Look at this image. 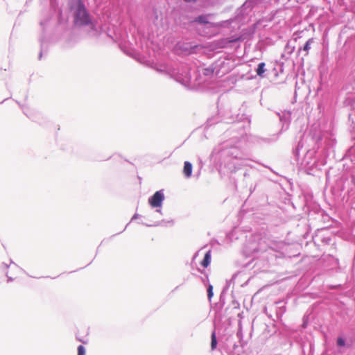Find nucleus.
Segmentation results:
<instances>
[{
    "label": "nucleus",
    "mask_w": 355,
    "mask_h": 355,
    "mask_svg": "<svg viewBox=\"0 0 355 355\" xmlns=\"http://www.w3.org/2000/svg\"><path fill=\"white\" fill-rule=\"evenodd\" d=\"M211 339V348L212 350H214L216 349V345H217V340H216L215 331L212 332Z\"/></svg>",
    "instance_id": "obj_7"
},
{
    "label": "nucleus",
    "mask_w": 355,
    "mask_h": 355,
    "mask_svg": "<svg viewBox=\"0 0 355 355\" xmlns=\"http://www.w3.org/2000/svg\"><path fill=\"white\" fill-rule=\"evenodd\" d=\"M78 355H85V349L83 345L78 347Z\"/></svg>",
    "instance_id": "obj_10"
},
{
    "label": "nucleus",
    "mask_w": 355,
    "mask_h": 355,
    "mask_svg": "<svg viewBox=\"0 0 355 355\" xmlns=\"http://www.w3.org/2000/svg\"><path fill=\"white\" fill-rule=\"evenodd\" d=\"M337 344L339 346H344L345 344L344 339H343L342 338H338L337 339Z\"/></svg>",
    "instance_id": "obj_11"
},
{
    "label": "nucleus",
    "mask_w": 355,
    "mask_h": 355,
    "mask_svg": "<svg viewBox=\"0 0 355 355\" xmlns=\"http://www.w3.org/2000/svg\"><path fill=\"white\" fill-rule=\"evenodd\" d=\"M183 173L187 178H189L191 175L192 164L188 161H186L184 163Z\"/></svg>",
    "instance_id": "obj_3"
},
{
    "label": "nucleus",
    "mask_w": 355,
    "mask_h": 355,
    "mask_svg": "<svg viewBox=\"0 0 355 355\" xmlns=\"http://www.w3.org/2000/svg\"><path fill=\"white\" fill-rule=\"evenodd\" d=\"M164 199V194L162 191H156L154 195L148 200L149 204L153 207H159L162 205Z\"/></svg>",
    "instance_id": "obj_2"
},
{
    "label": "nucleus",
    "mask_w": 355,
    "mask_h": 355,
    "mask_svg": "<svg viewBox=\"0 0 355 355\" xmlns=\"http://www.w3.org/2000/svg\"><path fill=\"white\" fill-rule=\"evenodd\" d=\"M75 23L79 26L87 25L89 23V15L81 0H78V8L75 13Z\"/></svg>",
    "instance_id": "obj_1"
},
{
    "label": "nucleus",
    "mask_w": 355,
    "mask_h": 355,
    "mask_svg": "<svg viewBox=\"0 0 355 355\" xmlns=\"http://www.w3.org/2000/svg\"><path fill=\"white\" fill-rule=\"evenodd\" d=\"M313 42V40L312 38L309 39L305 44V45L304 46V51H306V54H308V51L310 49V45L311 44H312Z\"/></svg>",
    "instance_id": "obj_8"
},
{
    "label": "nucleus",
    "mask_w": 355,
    "mask_h": 355,
    "mask_svg": "<svg viewBox=\"0 0 355 355\" xmlns=\"http://www.w3.org/2000/svg\"><path fill=\"white\" fill-rule=\"evenodd\" d=\"M208 15H200L198 17H197L196 18H195V19L193 20V22H197V23H199V24H208L209 23V21H208Z\"/></svg>",
    "instance_id": "obj_5"
},
{
    "label": "nucleus",
    "mask_w": 355,
    "mask_h": 355,
    "mask_svg": "<svg viewBox=\"0 0 355 355\" xmlns=\"http://www.w3.org/2000/svg\"><path fill=\"white\" fill-rule=\"evenodd\" d=\"M239 40V38H236L234 40H230L229 42H234L238 41Z\"/></svg>",
    "instance_id": "obj_12"
},
{
    "label": "nucleus",
    "mask_w": 355,
    "mask_h": 355,
    "mask_svg": "<svg viewBox=\"0 0 355 355\" xmlns=\"http://www.w3.org/2000/svg\"><path fill=\"white\" fill-rule=\"evenodd\" d=\"M265 65L266 64L264 62H261L258 64V67L257 69V73L259 76L262 77L263 74L266 71Z\"/></svg>",
    "instance_id": "obj_6"
},
{
    "label": "nucleus",
    "mask_w": 355,
    "mask_h": 355,
    "mask_svg": "<svg viewBox=\"0 0 355 355\" xmlns=\"http://www.w3.org/2000/svg\"><path fill=\"white\" fill-rule=\"evenodd\" d=\"M79 341L83 342V343H86V342H85V341H83V340H81V339H79Z\"/></svg>",
    "instance_id": "obj_13"
},
{
    "label": "nucleus",
    "mask_w": 355,
    "mask_h": 355,
    "mask_svg": "<svg viewBox=\"0 0 355 355\" xmlns=\"http://www.w3.org/2000/svg\"><path fill=\"white\" fill-rule=\"evenodd\" d=\"M210 261H211V252H210V251H208L205 254L204 259L201 262V265L203 267L207 268L209 265Z\"/></svg>",
    "instance_id": "obj_4"
},
{
    "label": "nucleus",
    "mask_w": 355,
    "mask_h": 355,
    "mask_svg": "<svg viewBox=\"0 0 355 355\" xmlns=\"http://www.w3.org/2000/svg\"><path fill=\"white\" fill-rule=\"evenodd\" d=\"M214 295V293H213V286L212 285H209L208 286V288H207V296H208V298L209 300H211V299L212 298Z\"/></svg>",
    "instance_id": "obj_9"
}]
</instances>
